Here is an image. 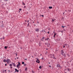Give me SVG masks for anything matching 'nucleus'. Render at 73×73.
I'll use <instances>...</instances> for the list:
<instances>
[{
    "mask_svg": "<svg viewBox=\"0 0 73 73\" xmlns=\"http://www.w3.org/2000/svg\"><path fill=\"white\" fill-rule=\"evenodd\" d=\"M61 54L63 56H64V57H66V55H65V53H64V51L62 50H61Z\"/></svg>",
    "mask_w": 73,
    "mask_h": 73,
    "instance_id": "1",
    "label": "nucleus"
},
{
    "mask_svg": "<svg viewBox=\"0 0 73 73\" xmlns=\"http://www.w3.org/2000/svg\"><path fill=\"white\" fill-rule=\"evenodd\" d=\"M6 62L8 64H9V63H11V60L9 59H7L6 60Z\"/></svg>",
    "mask_w": 73,
    "mask_h": 73,
    "instance_id": "2",
    "label": "nucleus"
},
{
    "mask_svg": "<svg viewBox=\"0 0 73 73\" xmlns=\"http://www.w3.org/2000/svg\"><path fill=\"white\" fill-rule=\"evenodd\" d=\"M21 65V64L20 63V62H18V64H17V67L18 68V69H19V66H20V65Z\"/></svg>",
    "mask_w": 73,
    "mask_h": 73,
    "instance_id": "3",
    "label": "nucleus"
},
{
    "mask_svg": "<svg viewBox=\"0 0 73 73\" xmlns=\"http://www.w3.org/2000/svg\"><path fill=\"white\" fill-rule=\"evenodd\" d=\"M40 30V29L36 28L35 29V31L36 32H39Z\"/></svg>",
    "mask_w": 73,
    "mask_h": 73,
    "instance_id": "4",
    "label": "nucleus"
},
{
    "mask_svg": "<svg viewBox=\"0 0 73 73\" xmlns=\"http://www.w3.org/2000/svg\"><path fill=\"white\" fill-rule=\"evenodd\" d=\"M36 62H38V63H40V61H39V60H38V59L37 58V60L36 61Z\"/></svg>",
    "mask_w": 73,
    "mask_h": 73,
    "instance_id": "5",
    "label": "nucleus"
},
{
    "mask_svg": "<svg viewBox=\"0 0 73 73\" xmlns=\"http://www.w3.org/2000/svg\"><path fill=\"white\" fill-rule=\"evenodd\" d=\"M60 65L58 64H57L56 65V68H60Z\"/></svg>",
    "mask_w": 73,
    "mask_h": 73,
    "instance_id": "6",
    "label": "nucleus"
},
{
    "mask_svg": "<svg viewBox=\"0 0 73 73\" xmlns=\"http://www.w3.org/2000/svg\"><path fill=\"white\" fill-rule=\"evenodd\" d=\"M54 54H53V57L52 58H53V59H54V60H55V59H56V57H54Z\"/></svg>",
    "mask_w": 73,
    "mask_h": 73,
    "instance_id": "7",
    "label": "nucleus"
},
{
    "mask_svg": "<svg viewBox=\"0 0 73 73\" xmlns=\"http://www.w3.org/2000/svg\"><path fill=\"white\" fill-rule=\"evenodd\" d=\"M51 19L52 20V23H53V22H54V21L56 20V19H53L52 18Z\"/></svg>",
    "mask_w": 73,
    "mask_h": 73,
    "instance_id": "8",
    "label": "nucleus"
},
{
    "mask_svg": "<svg viewBox=\"0 0 73 73\" xmlns=\"http://www.w3.org/2000/svg\"><path fill=\"white\" fill-rule=\"evenodd\" d=\"M12 63V64L13 65V66H16V64H15V63Z\"/></svg>",
    "mask_w": 73,
    "mask_h": 73,
    "instance_id": "9",
    "label": "nucleus"
},
{
    "mask_svg": "<svg viewBox=\"0 0 73 73\" xmlns=\"http://www.w3.org/2000/svg\"><path fill=\"white\" fill-rule=\"evenodd\" d=\"M41 32H43V33H44V32H45V33H46V32H45V30H42V31H41Z\"/></svg>",
    "mask_w": 73,
    "mask_h": 73,
    "instance_id": "10",
    "label": "nucleus"
},
{
    "mask_svg": "<svg viewBox=\"0 0 73 73\" xmlns=\"http://www.w3.org/2000/svg\"><path fill=\"white\" fill-rule=\"evenodd\" d=\"M47 46L48 47H49L50 46V44L48 43Z\"/></svg>",
    "mask_w": 73,
    "mask_h": 73,
    "instance_id": "11",
    "label": "nucleus"
},
{
    "mask_svg": "<svg viewBox=\"0 0 73 73\" xmlns=\"http://www.w3.org/2000/svg\"><path fill=\"white\" fill-rule=\"evenodd\" d=\"M3 62H7V60L5 59H4L3 60Z\"/></svg>",
    "mask_w": 73,
    "mask_h": 73,
    "instance_id": "12",
    "label": "nucleus"
},
{
    "mask_svg": "<svg viewBox=\"0 0 73 73\" xmlns=\"http://www.w3.org/2000/svg\"><path fill=\"white\" fill-rule=\"evenodd\" d=\"M53 54H50V56L51 58H53Z\"/></svg>",
    "mask_w": 73,
    "mask_h": 73,
    "instance_id": "13",
    "label": "nucleus"
},
{
    "mask_svg": "<svg viewBox=\"0 0 73 73\" xmlns=\"http://www.w3.org/2000/svg\"><path fill=\"white\" fill-rule=\"evenodd\" d=\"M49 9H52V7H49Z\"/></svg>",
    "mask_w": 73,
    "mask_h": 73,
    "instance_id": "14",
    "label": "nucleus"
},
{
    "mask_svg": "<svg viewBox=\"0 0 73 73\" xmlns=\"http://www.w3.org/2000/svg\"><path fill=\"white\" fill-rule=\"evenodd\" d=\"M56 33H54V35L53 36H54V38H55V36H56Z\"/></svg>",
    "mask_w": 73,
    "mask_h": 73,
    "instance_id": "15",
    "label": "nucleus"
},
{
    "mask_svg": "<svg viewBox=\"0 0 73 73\" xmlns=\"http://www.w3.org/2000/svg\"><path fill=\"white\" fill-rule=\"evenodd\" d=\"M67 69L68 70V71H70L71 70V69L70 68H67Z\"/></svg>",
    "mask_w": 73,
    "mask_h": 73,
    "instance_id": "16",
    "label": "nucleus"
},
{
    "mask_svg": "<svg viewBox=\"0 0 73 73\" xmlns=\"http://www.w3.org/2000/svg\"><path fill=\"white\" fill-rule=\"evenodd\" d=\"M7 48H8V46H5V49H7Z\"/></svg>",
    "mask_w": 73,
    "mask_h": 73,
    "instance_id": "17",
    "label": "nucleus"
},
{
    "mask_svg": "<svg viewBox=\"0 0 73 73\" xmlns=\"http://www.w3.org/2000/svg\"><path fill=\"white\" fill-rule=\"evenodd\" d=\"M9 66H12V64H10Z\"/></svg>",
    "mask_w": 73,
    "mask_h": 73,
    "instance_id": "18",
    "label": "nucleus"
},
{
    "mask_svg": "<svg viewBox=\"0 0 73 73\" xmlns=\"http://www.w3.org/2000/svg\"><path fill=\"white\" fill-rule=\"evenodd\" d=\"M25 70H26V71H27V68H25Z\"/></svg>",
    "mask_w": 73,
    "mask_h": 73,
    "instance_id": "19",
    "label": "nucleus"
},
{
    "mask_svg": "<svg viewBox=\"0 0 73 73\" xmlns=\"http://www.w3.org/2000/svg\"><path fill=\"white\" fill-rule=\"evenodd\" d=\"M44 38H45V37H43L42 38V40H44Z\"/></svg>",
    "mask_w": 73,
    "mask_h": 73,
    "instance_id": "20",
    "label": "nucleus"
},
{
    "mask_svg": "<svg viewBox=\"0 0 73 73\" xmlns=\"http://www.w3.org/2000/svg\"><path fill=\"white\" fill-rule=\"evenodd\" d=\"M39 69H41V68H42L41 66H39Z\"/></svg>",
    "mask_w": 73,
    "mask_h": 73,
    "instance_id": "21",
    "label": "nucleus"
},
{
    "mask_svg": "<svg viewBox=\"0 0 73 73\" xmlns=\"http://www.w3.org/2000/svg\"><path fill=\"white\" fill-rule=\"evenodd\" d=\"M45 44V45H47V43L46 42L44 43Z\"/></svg>",
    "mask_w": 73,
    "mask_h": 73,
    "instance_id": "22",
    "label": "nucleus"
},
{
    "mask_svg": "<svg viewBox=\"0 0 73 73\" xmlns=\"http://www.w3.org/2000/svg\"><path fill=\"white\" fill-rule=\"evenodd\" d=\"M39 46H41V44L40 43V42H39Z\"/></svg>",
    "mask_w": 73,
    "mask_h": 73,
    "instance_id": "23",
    "label": "nucleus"
},
{
    "mask_svg": "<svg viewBox=\"0 0 73 73\" xmlns=\"http://www.w3.org/2000/svg\"><path fill=\"white\" fill-rule=\"evenodd\" d=\"M22 64H24V62H22Z\"/></svg>",
    "mask_w": 73,
    "mask_h": 73,
    "instance_id": "24",
    "label": "nucleus"
},
{
    "mask_svg": "<svg viewBox=\"0 0 73 73\" xmlns=\"http://www.w3.org/2000/svg\"><path fill=\"white\" fill-rule=\"evenodd\" d=\"M29 23H28L27 27H29Z\"/></svg>",
    "mask_w": 73,
    "mask_h": 73,
    "instance_id": "25",
    "label": "nucleus"
},
{
    "mask_svg": "<svg viewBox=\"0 0 73 73\" xmlns=\"http://www.w3.org/2000/svg\"><path fill=\"white\" fill-rule=\"evenodd\" d=\"M15 70L16 72L17 71V70L16 68L15 69Z\"/></svg>",
    "mask_w": 73,
    "mask_h": 73,
    "instance_id": "26",
    "label": "nucleus"
},
{
    "mask_svg": "<svg viewBox=\"0 0 73 73\" xmlns=\"http://www.w3.org/2000/svg\"><path fill=\"white\" fill-rule=\"evenodd\" d=\"M67 55L68 57H69V54H67Z\"/></svg>",
    "mask_w": 73,
    "mask_h": 73,
    "instance_id": "27",
    "label": "nucleus"
},
{
    "mask_svg": "<svg viewBox=\"0 0 73 73\" xmlns=\"http://www.w3.org/2000/svg\"><path fill=\"white\" fill-rule=\"evenodd\" d=\"M23 5H25V3H24V2H23Z\"/></svg>",
    "mask_w": 73,
    "mask_h": 73,
    "instance_id": "28",
    "label": "nucleus"
},
{
    "mask_svg": "<svg viewBox=\"0 0 73 73\" xmlns=\"http://www.w3.org/2000/svg\"><path fill=\"white\" fill-rule=\"evenodd\" d=\"M22 10V9H19V11H21Z\"/></svg>",
    "mask_w": 73,
    "mask_h": 73,
    "instance_id": "29",
    "label": "nucleus"
},
{
    "mask_svg": "<svg viewBox=\"0 0 73 73\" xmlns=\"http://www.w3.org/2000/svg\"><path fill=\"white\" fill-rule=\"evenodd\" d=\"M24 8H26V6H24Z\"/></svg>",
    "mask_w": 73,
    "mask_h": 73,
    "instance_id": "30",
    "label": "nucleus"
},
{
    "mask_svg": "<svg viewBox=\"0 0 73 73\" xmlns=\"http://www.w3.org/2000/svg\"><path fill=\"white\" fill-rule=\"evenodd\" d=\"M64 27H65V26H62V28H64Z\"/></svg>",
    "mask_w": 73,
    "mask_h": 73,
    "instance_id": "31",
    "label": "nucleus"
},
{
    "mask_svg": "<svg viewBox=\"0 0 73 73\" xmlns=\"http://www.w3.org/2000/svg\"><path fill=\"white\" fill-rule=\"evenodd\" d=\"M29 21H27V23H29Z\"/></svg>",
    "mask_w": 73,
    "mask_h": 73,
    "instance_id": "32",
    "label": "nucleus"
},
{
    "mask_svg": "<svg viewBox=\"0 0 73 73\" xmlns=\"http://www.w3.org/2000/svg\"><path fill=\"white\" fill-rule=\"evenodd\" d=\"M19 70H17V71H16V72H19Z\"/></svg>",
    "mask_w": 73,
    "mask_h": 73,
    "instance_id": "33",
    "label": "nucleus"
},
{
    "mask_svg": "<svg viewBox=\"0 0 73 73\" xmlns=\"http://www.w3.org/2000/svg\"><path fill=\"white\" fill-rule=\"evenodd\" d=\"M10 68H11V69H12V66H11V67H10Z\"/></svg>",
    "mask_w": 73,
    "mask_h": 73,
    "instance_id": "34",
    "label": "nucleus"
},
{
    "mask_svg": "<svg viewBox=\"0 0 73 73\" xmlns=\"http://www.w3.org/2000/svg\"><path fill=\"white\" fill-rule=\"evenodd\" d=\"M48 34H49V31H48V32H47Z\"/></svg>",
    "mask_w": 73,
    "mask_h": 73,
    "instance_id": "35",
    "label": "nucleus"
},
{
    "mask_svg": "<svg viewBox=\"0 0 73 73\" xmlns=\"http://www.w3.org/2000/svg\"><path fill=\"white\" fill-rule=\"evenodd\" d=\"M59 68H60V69H61L62 68V67H61V66H60Z\"/></svg>",
    "mask_w": 73,
    "mask_h": 73,
    "instance_id": "36",
    "label": "nucleus"
},
{
    "mask_svg": "<svg viewBox=\"0 0 73 73\" xmlns=\"http://www.w3.org/2000/svg\"><path fill=\"white\" fill-rule=\"evenodd\" d=\"M24 66H26V64H24Z\"/></svg>",
    "mask_w": 73,
    "mask_h": 73,
    "instance_id": "37",
    "label": "nucleus"
},
{
    "mask_svg": "<svg viewBox=\"0 0 73 73\" xmlns=\"http://www.w3.org/2000/svg\"><path fill=\"white\" fill-rule=\"evenodd\" d=\"M42 17H44V15H42Z\"/></svg>",
    "mask_w": 73,
    "mask_h": 73,
    "instance_id": "38",
    "label": "nucleus"
},
{
    "mask_svg": "<svg viewBox=\"0 0 73 73\" xmlns=\"http://www.w3.org/2000/svg\"><path fill=\"white\" fill-rule=\"evenodd\" d=\"M25 60H27V59H25Z\"/></svg>",
    "mask_w": 73,
    "mask_h": 73,
    "instance_id": "39",
    "label": "nucleus"
},
{
    "mask_svg": "<svg viewBox=\"0 0 73 73\" xmlns=\"http://www.w3.org/2000/svg\"><path fill=\"white\" fill-rule=\"evenodd\" d=\"M5 66H7V64H5Z\"/></svg>",
    "mask_w": 73,
    "mask_h": 73,
    "instance_id": "40",
    "label": "nucleus"
},
{
    "mask_svg": "<svg viewBox=\"0 0 73 73\" xmlns=\"http://www.w3.org/2000/svg\"><path fill=\"white\" fill-rule=\"evenodd\" d=\"M49 67H50V68H51V66H49Z\"/></svg>",
    "mask_w": 73,
    "mask_h": 73,
    "instance_id": "41",
    "label": "nucleus"
},
{
    "mask_svg": "<svg viewBox=\"0 0 73 73\" xmlns=\"http://www.w3.org/2000/svg\"><path fill=\"white\" fill-rule=\"evenodd\" d=\"M33 73H34V71H32Z\"/></svg>",
    "mask_w": 73,
    "mask_h": 73,
    "instance_id": "42",
    "label": "nucleus"
},
{
    "mask_svg": "<svg viewBox=\"0 0 73 73\" xmlns=\"http://www.w3.org/2000/svg\"><path fill=\"white\" fill-rule=\"evenodd\" d=\"M45 40H46H46H47V39H45Z\"/></svg>",
    "mask_w": 73,
    "mask_h": 73,
    "instance_id": "43",
    "label": "nucleus"
},
{
    "mask_svg": "<svg viewBox=\"0 0 73 73\" xmlns=\"http://www.w3.org/2000/svg\"><path fill=\"white\" fill-rule=\"evenodd\" d=\"M65 46H63V48H65Z\"/></svg>",
    "mask_w": 73,
    "mask_h": 73,
    "instance_id": "44",
    "label": "nucleus"
},
{
    "mask_svg": "<svg viewBox=\"0 0 73 73\" xmlns=\"http://www.w3.org/2000/svg\"><path fill=\"white\" fill-rule=\"evenodd\" d=\"M47 40H49V38H48L47 39Z\"/></svg>",
    "mask_w": 73,
    "mask_h": 73,
    "instance_id": "45",
    "label": "nucleus"
},
{
    "mask_svg": "<svg viewBox=\"0 0 73 73\" xmlns=\"http://www.w3.org/2000/svg\"><path fill=\"white\" fill-rule=\"evenodd\" d=\"M4 1H6V0H3Z\"/></svg>",
    "mask_w": 73,
    "mask_h": 73,
    "instance_id": "46",
    "label": "nucleus"
},
{
    "mask_svg": "<svg viewBox=\"0 0 73 73\" xmlns=\"http://www.w3.org/2000/svg\"><path fill=\"white\" fill-rule=\"evenodd\" d=\"M5 72H7V71L5 70Z\"/></svg>",
    "mask_w": 73,
    "mask_h": 73,
    "instance_id": "47",
    "label": "nucleus"
},
{
    "mask_svg": "<svg viewBox=\"0 0 73 73\" xmlns=\"http://www.w3.org/2000/svg\"><path fill=\"white\" fill-rule=\"evenodd\" d=\"M64 13H65V12H64V13H63V15H64Z\"/></svg>",
    "mask_w": 73,
    "mask_h": 73,
    "instance_id": "48",
    "label": "nucleus"
},
{
    "mask_svg": "<svg viewBox=\"0 0 73 73\" xmlns=\"http://www.w3.org/2000/svg\"><path fill=\"white\" fill-rule=\"evenodd\" d=\"M66 11H66V10L65 11V12H66Z\"/></svg>",
    "mask_w": 73,
    "mask_h": 73,
    "instance_id": "49",
    "label": "nucleus"
},
{
    "mask_svg": "<svg viewBox=\"0 0 73 73\" xmlns=\"http://www.w3.org/2000/svg\"><path fill=\"white\" fill-rule=\"evenodd\" d=\"M37 23H38H38H39L38 22H37Z\"/></svg>",
    "mask_w": 73,
    "mask_h": 73,
    "instance_id": "50",
    "label": "nucleus"
},
{
    "mask_svg": "<svg viewBox=\"0 0 73 73\" xmlns=\"http://www.w3.org/2000/svg\"><path fill=\"white\" fill-rule=\"evenodd\" d=\"M41 59H44V58H42Z\"/></svg>",
    "mask_w": 73,
    "mask_h": 73,
    "instance_id": "51",
    "label": "nucleus"
},
{
    "mask_svg": "<svg viewBox=\"0 0 73 73\" xmlns=\"http://www.w3.org/2000/svg\"><path fill=\"white\" fill-rule=\"evenodd\" d=\"M48 48H46V50H48Z\"/></svg>",
    "mask_w": 73,
    "mask_h": 73,
    "instance_id": "52",
    "label": "nucleus"
},
{
    "mask_svg": "<svg viewBox=\"0 0 73 73\" xmlns=\"http://www.w3.org/2000/svg\"><path fill=\"white\" fill-rule=\"evenodd\" d=\"M17 59H18L19 58L18 57H17Z\"/></svg>",
    "mask_w": 73,
    "mask_h": 73,
    "instance_id": "53",
    "label": "nucleus"
},
{
    "mask_svg": "<svg viewBox=\"0 0 73 73\" xmlns=\"http://www.w3.org/2000/svg\"><path fill=\"white\" fill-rule=\"evenodd\" d=\"M48 64H50V62H49L48 63Z\"/></svg>",
    "mask_w": 73,
    "mask_h": 73,
    "instance_id": "54",
    "label": "nucleus"
},
{
    "mask_svg": "<svg viewBox=\"0 0 73 73\" xmlns=\"http://www.w3.org/2000/svg\"><path fill=\"white\" fill-rule=\"evenodd\" d=\"M42 54H41L40 55V56H42Z\"/></svg>",
    "mask_w": 73,
    "mask_h": 73,
    "instance_id": "55",
    "label": "nucleus"
},
{
    "mask_svg": "<svg viewBox=\"0 0 73 73\" xmlns=\"http://www.w3.org/2000/svg\"><path fill=\"white\" fill-rule=\"evenodd\" d=\"M3 72H4V71H3Z\"/></svg>",
    "mask_w": 73,
    "mask_h": 73,
    "instance_id": "56",
    "label": "nucleus"
},
{
    "mask_svg": "<svg viewBox=\"0 0 73 73\" xmlns=\"http://www.w3.org/2000/svg\"><path fill=\"white\" fill-rule=\"evenodd\" d=\"M16 56H17V54H16Z\"/></svg>",
    "mask_w": 73,
    "mask_h": 73,
    "instance_id": "57",
    "label": "nucleus"
},
{
    "mask_svg": "<svg viewBox=\"0 0 73 73\" xmlns=\"http://www.w3.org/2000/svg\"><path fill=\"white\" fill-rule=\"evenodd\" d=\"M9 48H11V47H9Z\"/></svg>",
    "mask_w": 73,
    "mask_h": 73,
    "instance_id": "58",
    "label": "nucleus"
},
{
    "mask_svg": "<svg viewBox=\"0 0 73 73\" xmlns=\"http://www.w3.org/2000/svg\"><path fill=\"white\" fill-rule=\"evenodd\" d=\"M64 45H66V44H64Z\"/></svg>",
    "mask_w": 73,
    "mask_h": 73,
    "instance_id": "59",
    "label": "nucleus"
},
{
    "mask_svg": "<svg viewBox=\"0 0 73 73\" xmlns=\"http://www.w3.org/2000/svg\"><path fill=\"white\" fill-rule=\"evenodd\" d=\"M33 23H34V22H33Z\"/></svg>",
    "mask_w": 73,
    "mask_h": 73,
    "instance_id": "60",
    "label": "nucleus"
},
{
    "mask_svg": "<svg viewBox=\"0 0 73 73\" xmlns=\"http://www.w3.org/2000/svg\"><path fill=\"white\" fill-rule=\"evenodd\" d=\"M16 58H15V60H16Z\"/></svg>",
    "mask_w": 73,
    "mask_h": 73,
    "instance_id": "61",
    "label": "nucleus"
},
{
    "mask_svg": "<svg viewBox=\"0 0 73 73\" xmlns=\"http://www.w3.org/2000/svg\"><path fill=\"white\" fill-rule=\"evenodd\" d=\"M53 6H54V5H53Z\"/></svg>",
    "mask_w": 73,
    "mask_h": 73,
    "instance_id": "62",
    "label": "nucleus"
},
{
    "mask_svg": "<svg viewBox=\"0 0 73 73\" xmlns=\"http://www.w3.org/2000/svg\"><path fill=\"white\" fill-rule=\"evenodd\" d=\"M65 73H66V72H65Z\"/></svg>",
    "mask_w": 73,
    "mask_h": 73,
    "instance_id": "63",
    "label": "nucleus"
},
{
    "mask_svg": "<svg viewBox=\"0 0 73 73\" xmlns=\"http://www.w3.org/2000/svg\"><path fill=\"white\" fill-rule=\"evenodd\" d=\"M5 73H6V72H5Z\"/></svg>",
    "mask_w": 73,
    "mask_h": 73,
    "instance_id": "64",
    "label": "nucleus"
}]
</instances>
